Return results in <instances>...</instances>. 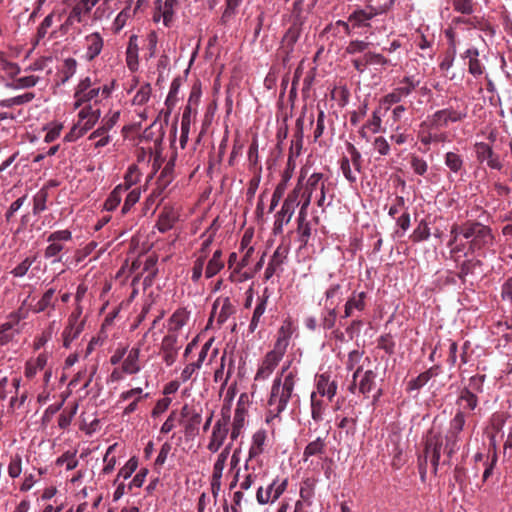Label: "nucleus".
Returning <instances> with one entry per match:
<instances>
[{
  "label": "nucleus",
  "instance_id": "32",
  "mask_svg": "<svg viewBox=\"0 0 512 512\" xmlns=\"http://www.w3.org/2000/svg\"><path fill=\"white\" fill-rule=\"evenodd\" d=\"M293 169H294V166L291 165V158H289L287 167L282 173L281 181L277 184V186L272 194L271 204H270V208H269L270 212H272L277 207V205L279 204V201L283 197V195L286 191L288 182L292 178Z\"/></svg>",
  "mask_w": 512,
  "mask_h": 512
},
{
  "label": "nucleus",
  "instance_id": "46",
  "mask_svg": "<svg viewBox=\"0 0 512 512\" xmlns=\"http://www.w3.org/2000/svg\"><path fill=\"white\" fill-rule=\"evenodd\" d=\"M95 6L90 0H79L69 11L72 18L77 20V24L82 23L85 18L91 13Z\"/></svg>",
  "mask_w": 512,
  "mask_h": 512
},
{
  "label": "nucleus",
  "instance_id": "21",
  "mask_svg": "<svg viewBox=\"0 0 512 512\" xmlns=\"http://www.w3.org/2000/svg\"><path fill=\"white\" fill-rule=\"evenodd\" d=\"M100 117L101 111L99 108H95L91 104H84L78 112L77 123L88 132L96 125Z\"/></svg>",
  "mask_w": 512,
  "mask_h": 512
},
{
  "label": "nucleus",
  "instance_id": "47",
  "mask_svg": "<svg viewBox=\"0 0 512 512\" xmlns=\"http://www.w3.org/2000/svg\"><path fill=\"white\" fill-rule=\"evenodd\" d=\"M244 470L245 474L243 480L240 482V488L242 490L250 489L258 479L265 475L264 467H248V469L244 467Z\"/></svg>",
  "mask_w": 512,
  "mask_h": 512
},
{
  "label": "nucleus",
  "instance_id": "14",
  "mask_svg": "<svg viewBox=\"0 0 512 512\" xmlns=\"http://www.w3.org/2000/svg\"><path fill=\"white\" fill-rule=\"evenodd\" d=\"M288 479H274L266 488L260 486L256 492V500L260 505L274 503L286 491Z\"/></svg>",
  "mask_w": 512,
  "mask_h": 512
},
{
  "label": "nucleus",
  "instance_id": "25",
  "mask_svg": "<svg viewBox=\"0 0 512 512\" xmlns=\"http://www.w3.org/2000/svg\"><path fill=\"white\" fill-rule=\"evenodd\" d=\"M337 383L330 379L326 373L316 376L315 390L312 393H317L321 397H325L327 401H332L337 393Z\"/></svg>",
  "mask_w": 512,
  "mask_h": 512
},
{
  "label": "nucleus",
  "instance_id": "64",
  "mask_svg": "<svg viewBox=\"0 0 512 512\" xmlns=\"http://www.w3.org/2000/svg\"><path fill=\"white\" fill-rule=\"evenodd\" d=\"M125 192L121 186H116L104 202V209L114 211L121 203L122 196Z\"/></svg>",
  "mask_w": 512,
  "mask_h": 512
},
{
  "label": "nucleus",
  "instance_id": "28",
  "mask_svg": "<svg viewBox=\"0 0 512 512\" xmlns=\"http://www.w3.org/2000/svg\"><path fill=\"white\" fill-rule=\"evenodd\" d=\"M327 451V437L318 436L307 443L303 450L302 461L307 462L312 457L322 460Z\"/></svg>",
  "mask_w": 512,
  "mask_h": 512
},
{
  "label": "nucleus",
  "instance_id": "48",
  "mask_svg": "<svg viewBox=\"0 0 512 512\" xmlns=\"http://www.w3.org/2000/svg\"><path fill=\"white\" fill-rule=\"evenodd\" d=\"M318 480L313 477H307L302 480L299 490L300 498L308 505L312 504L315 495V488Z\"/></svg>",
  "mask_w": 512,
  "mask_h": 512
},
{
  "label": "nucleus",
  "instance_id": "3",
  "mask_svg": "<svg viewBox=\"0 0 512 512\" xmlns=\"http://www.w3.org/2000/svg\"><path fill=\"white\" fill-rule=\"evenodd\" d=\"M461 436L447 432L445 435V443L441 434H430L427 437L425 445V456L430 459L433 467V473L436 474L441 458V451L447 456L448 461L460 449Z\"/></svg>",
  "mask_w": 512,
  "mask_h": 512
},
{
  "label": "nucleus",
  "instance_id": "11",
  "mask_svg": "<svg viewBox=\"0 0 512 512\" xmlns=\"http://www.w3.org/2000/svg\"><path fill=\"white\" fill-rule=\"evenodd\" d=\"M349 157H343L340 161V168L344 177L350 182L357 181V175L361 171L362 156L357 148L349 143L347 146Z\"/></svg>",
  "mask_w": 512,
  "mask_h": 512
},
{
  "label": "nucleus",
  "instance_id": "40",
  "mask_svg": "<svg viewBox=\"0 0 512 512\" xmlns=\"http://www.w3.org/2000/svg\"><path fill=\"white\" fill-rule=\"evenodd\" d=\"M269 296L263 294L258 297L257 304L254 308L253 315L249 324V331L254 332L260 324L263 323L262 317L266 311Z\"/></svg>",
  "mask_w": 512,
  "mask_h": 512
},
{
  "label": "nucleus",
  "instance_id": "42",
  "mask_svg": "<svg viewBox=\"0 0 512 512\" xmlns=\"http://www.w3.org/2000/svg\"><path fill=\"white\" fill-rule=\"evenodd\" d=\"M478 57H479V51L477 48H469L463 54V58L468 59V71L474 77H478V76L482 75L483 71H484V67L481 64Z\"/></svg>",
  "mask_w": 512,
  "mask_h": 512
},
{
  "label": "nucleus",
  "instance_id": "4",
  "mask_svg": "<svg viewBox=\"0 0 512 512\" xmlns=\"http://www.w3.org/2000/svg\"><path fill=\"white\" fill-rule=\"evenodd\" d=\"M464 239L468 241V251L465 256L470 254H480L481 251L490 248L494 243L492 229L478 221H466L464 223Z\"/></svg>",
  "mask_w": 512,
  "mask_h": 512
},
{
  "label": "nucleus",
  "instance_id": "45",
  "mask_svg": "<svg viewBox=\"0 0 512 512\" xmlns=\"http://www.w3.org/2000/svg\"><path fill=\"white\" fill-rule=\"evenodd\" d=\"M54 12L49 13L43 21L39 24L36 33V42L37 44L43 41L48 35L49 38H56L58 30H54L49 32L50 28L53 25Z\"/></svg>",
  "mask_w": 512,
  "mask_h": 512
},
{
  "label": "nucleus",
  "instance_id": "55",
  "mask_svg": "<svg viewBox=\"0 0 512 512\" xmlns=\"http://www.w3.org/2000/svg\"><path fill=\"white\" fill-rule=\"evenodd\" d=\"M35 98L33 92H25L21 95L0 100V107L11 108L14 106H21L30 103Z\"/></svg>",
  "mask_w": 512,
  "mask_h": 512
},
{
  "label": "nucleus",
  "instance_id": "36",
  "mask_svg": "<svg viewBox=\"0 0 512 512\" xmlns=\"http://www.w3.org/2000/svg\"><path fill=\"white\" fill-rule=\"evenodd\" d=\"M47 361L48 355L45 352L38 354L35 358H30L25 363L24 376L28 380H32L38 374V372L45 369Z\"/></svg>",
  "mask_w": 512,
  "mask_h": 512
},
{
  "label": "nucleus",
  "instance_id": "41",
  "mask_svg": "<svg viewBox=\"0 0 512 512\" xmlns=\"http://www.w3.org/2000/svg\"><path fill=\"white\" fill-rule=\"evenodd\" d=\"M10 79L11 81L5 83V87L12 90L29 89L35 87L40 81V78L35 75L16 76Z\"/></svg>",
  "mask_w": 512,
  "mask_h": 512
},
{
  "label": "nucleus",
  "instance_id": "18",
  "mask_svg": "<svg viewBox=\"0 0 512 512\" xmlns=\"http://www.w3.org/2000/svg\"><path fill=\"white\" fill-rule=\"evenodd\" d=\"M385 10L382 7H374L372 5H366L365 8H357L349 15V22L353 29L370 27V21L384 13Z\"/></svg>",
  "mask_w": 512,
  "mask_h": 512
},
{
  "label": "nucleus",
  "instance_id": "16",
  "mask_svg": "<svg viewBox=\"0 0 512 512\" xmlns=\"http://www.w3.org/2000/svg\"><path fill=\"white\" fill-rule=\"evenodd\" d=\"M244 398H246V395L241 394L234 411L232 422L230 421V443L237 440L243 434L246 427L247 408Z\"/></svg>",
  "mask_w": 512,
  "mask_h": 512
},
{
  "label": "nucleus",
  "instance_id": "15",
  "mask_svg": "<svg viewBox=\"0 0 512 512\" xmlns=\"http://www.w3.org/2000/svg\"><path fill=\"white\" fill-rule=\"evenodd\" d=\"M468 115L466 106L460 108L447 107L434 112L429 118L440 128L447 127L449 123L463 121Z\"/></svg>",
  "mask_w": 512,
  "mask_h": 512
},
{
  "label": "nucleus",
  "instance_id": "7",
  "mask_svg": "<svg viewBox=\"0 0 512 512\" xmlns=\"http://www.w3.org/2000/svg\"><path fill=\"white\" fill-rule=\"evenodd\" d=\"M303 189L312 195L317 206L322 210L330 205L331 201H326L328 179L322 173L311 174L303 184Z\"/></svg>",
  "mask_w": 512,
  "mask_h": 512
},
{
  "label": "nucleus",
  "instance_id": "22",
  "mask_svg": "<svg viewBox=\"0 0 512 512\" xmlns=\"http://www.w3.org/2000/svg\"><path fill=\"white\" fill-rule=\"evenodd\" d=\"M85 54L84 58L86 61L91 62L97 58L104 47V39L99 32H92L84 37Z\"/></svg>",
  "mask_w": 512,
  "mask_h": 512
},
{
  "label": "nucleus",
  "instance_id": "44",
  "mask_svg": "<svg viewBox=\"0 0 512 512\" xmlns=\"http://www.w3.org/2000/svg\"><path fill=\"white\" fill-rule=\"evenodd\" d=\"M478 402V396L475 393H472L470 389L463 388L459 393L456 404L462 411L466 409L473 411L478 406Z\"/></svg>",
  "mask_w": 512,
  "mask_h": 512
},
{
  "label": "nucleus",
  "instance_id": "49",
  "mask_svg": "<svg viewBox=\"0 0 512 512\" xmlns=\"http://www.w3.org/2000/svg\"><path fill=\"white\" fill-rule=\"evenodd\" d=\"M225 264L222 260V251L220 249L216 250L211 259L208 261L205 268V277L210 279L218 274L223 268Z\"/></svg>",
  "mask_w": 512,
  "mask_h": 512
},
{
  "label": "nucleus",
  "instance_id": "30",
  "mask_svg": "<svg viewBox=\"0 0 512 512\" xmlns=\"http://www.w3.org/2000/svg\"><path fill=\"white\" fill-rule=\"evenodd\" d=\"M475 153L478 161L486 162L491 169L500 170L502 164L499 158L494 154L492 147L484 142L475 144Z\"/></svg>",
  "mask_w": 512,
  "mask_h": 512
},
{
  "label": "nucleus",
  "instance_id": "58",
  "mask_svg": "<svg viewBox=\"0 0 512 512\" xmlns=\"http://www.w3.org/2000/svg\"><path fill=\"white\" fill-rule=\"evenodd\" d=\"M25 304L26 301H24L19 308L7 315L5 323L11 324V328L17 329L16 326L28 317L29 310L25 307Z\"/></svg>",
  "mask_w": 512,
  "mask_h": 512
},
{
  "label": "nucleus",
  "instance_id": "23",
  "mask_svg": "<svg viewBox=\"0 0 512 512\" xmlns=\"http://www.w3.org/2000/svg\"><path fill=\"white\" fill-rule=\"evenodd\" d=\"M366 299V292L353 291L345 302L344 313L341 317L346 319L352 317L355 312H363L366 309Z\"/></svg>",
  "mask_w": 512,
  "mask_h": 512
},
{
  "label": "nucleus",
  "instance_id": "8",
  "mask_svg": "<svg viewBox=\"0 0 512 512\" xmlns=\"http://www.w3.org/2000/svg\"><path fill=\"white\" fill-rule=\"evenodd\" d=\"M100 96V90L96 86V80L86 76L78 82L74 89V109H79L84 104H90V102H97V98Z\"/></svg>",
  "mask_w": 512,
  "mask_h": 512
},
{
  "label": "nucleus",
  "instance_id": "9",
  "mask_svg": "<svg viewBox=\"0 0 512 512\" xmlns=\"http://www.w3.org/2000/svg\"><path fill=\"white\" fill-rule=\"evenodd\" d=\"M439 126L433 123L431 118H427L419 125L417 137L420 143L425 147V150H429L432 144L444 143L448 139V135L445 132H439Z\"/></svg>",
  "mask_w": 512,
  "mask_h": 512
},
{
  "label": "nucleus",
  "instance_id": "56",
  "mask_svg": "<svg viewBox=\"0 0 512 512\" xmlns=\"http://www.w3.org/2000/svg\"><path fill=\"white\" fill-rule=\"evenodd\" d=\"M304 178H305V172L302 169L301 173H300V176H299V179H298V182H297V185L288 194L287 198L283 202L284 204H288L289 206H291L294 209L300 204L299 197H300V195H301V193L303 191V180H304Z\"/></svg>",
  "mask_w": 512,
  "mask_h": 512
},
{
  "label": "nucleus",
  "instance_id": "19",
  "mask_svg": "<svg viewBox=\"0 0 512 512\" xmlns=\"http://www.w3.org/2000/svg\"><path fill=\"white\" fill-rule=\"evenodd\" d=\"M150 394L148 392H144L142 387H134L128 390H125L120 393L118 403L128 401V405L123 409V415L128 416L134 413L139 404L148 399Z\"/></svg>",
  "mask_w": 512,
  "mask_h": 512
},
{
  "label": "nucleus",
  "instance_id": "57",
  "mask_svg": "<svg viewBox=\"0 0 512 512\" xmlns=\"http://www.w3.org/2000/svg\"><path fill=\"white\" fill-rule=\"evenodd\" d=\"M152 95V86L150 83L142 84L132 98V105L144 106L148 103Z\"/></svg>",
  "mask_w": 512,
  "mask_h": 512
},
{
  "label": "nucleus",
  "instance_id": "24",
  "mask_svg": "<svg viewBox=\"0 0 512 512\" xmlns=\"http://www.w3.org/2000/svg\"><path fill=\"white\" fill-rule=\"evenodd\" d=\"M235 313V306L229 297H218L213 304L212 315L218 324L225 323Z\"/></svg>",
  "mask_w": 512,
  "mask_h": 512
},
{
  "label": "nucleus",
  "instance_id": "37",
  "mask_svg": "<svg viewBox=\"0 0 512 512\" xmlns=\"http://www.w3.org/2000/svg\"><path fill=\"white\" fill-rule=\"evenodd\" d=\"M138 53H139L138 37H137V35H131L129 37L125 55H126V65H127L128 69L132 72L137 71L138 67H139Z\"/></svg>",
  "mask_w": 512,
  "mask_h": 512
},
{
  "label": "nucleus",
  "instance_id": "62",
  "mask_svg": "<svg viewBox=\"0 0 512 512\" xmlns=\"http://www.w3.org/2000/svg\"><path fill=\"white\" fill-rule=\"evenodd\" d=\"M191 108L187 106L183 112L181 119V135H180V146L184 148L188 141V135L191 124Z\"/></svg>",
  "mask_w": 512,
  "mask_h": 512
},
{
  "label": "nucleus",
  "instance_id": "53",
  "mask_svg": "<svg viewBox=\"0 0 512 512\" xmlns=\"http://www.w3.org/2000/svg\"><path fill=\"white\" fill-rule=\"evenodd\" d=\"M133 11L131 5L128 4L124 7L115 17L112 23V31L113 33H119L127 24L128 20L133 16Z\"/></svg>",
  "mask_w": 512,
  "mask_h": 512
},
{
  "label": "nucleus",
  "instance_id": "33",
  "mask_svg": "<svg viewBox=\"0 0 512 512\" xmlns=\"http://www.w3.org/2000/svg\"><path fill=\"white\" fill-rule=\"evenodd\" d=\"M85 322H76L75 317H68L67 324L62 331L63 347L69 348L84 329Z\"/></svg>",
  "mask_w": 512,
  "mask_h": 512
},
{
  "label": "nucleus",
  "instance_id": "26",
  "mask_svg": "<svg viewBox=\"0 0 512 512\" xmlns=\"http://www.w3.org/2000/svg\"><path fill=\"white\" fill-rule=\"evenodd\" d=\"M157 11L155 12L153 19L155 22L160 21L162 19L163 24L166 27H170L173 22L174 14L176 7L178 5V0H157Z\"/></svg>",
  "mask_w": 512,
  "mask_h": 512
},
{
  "label": "nucleus",
  "instance_id": "61",
  "mask_svg": "<svg viewBox=\"0 0 512 512\" xmlns=\"http://www.w3.org/2000/svg\"><path fill=\"white\" fill-rule=\"evenodd\" d=\"M465 423L466 415L464 411L458 409L454 417L449 422V429L447 430V432L461 436V432L464 429Z\"/></svg>",
  "mask_w": 512,
  "mask_h": 512
},
{
  "label": "nucleus",
  "instance_id": "5",
  "mask_svg": "<svg viewBox=\"0 0 512 512\" xmlns=\"http://www.w3.org/2000/svg\"><path fill=\"white\" fill-rule=\"evenodd\" d=\"M230 401L224 403L220 417L211 427V433L208 437L207 450L211 453H217L224 445L227 437H230V418H231Z\"/></svg>",
  "mask_w": 512,
  "mask_h": 512
},
{
  "label": "nucleus",
  "instance_id": "51",
  "mask_svg": "<svg viewBox=\"0 0 512 512\" xmlns=\"http://www.w3.org/2000/svg\"><path fill=\"white\" fill-rule=\"evenodd\" d=\"M56 321H51L46 328L42 330L40 334H38L33 341V349L40 350L44 347L53 337L55 331Z\"/></svg>",
  "mask_w": 512,
  "mask_h": 512
},
{
  "label": "nucleus",
  "instance_id": "12",
  "mask_svg": "<svg viewBox=\"0 0 512 512\" xmlns=\"http://www.w3.org/2000/svg\"><path fill=\"white\" fill-rule=\"evenodd\" d=\"M266 440L267 432L264 429H259L252 435L248 456L244 464L246 469L248 467H265L260 455L264 452Z\"/></svg>",
  "mask_w": 512,
  "mask_h": 512
},
{
  "label": "nucleus",
  "instance_id": "43",
  "mask_svg": "<svg viewBox=\"0 0 512 512\" xmlns=\"http://www.w3.org/2000/svg\"><path fill=\"white\" fill-rule=\"evenodd\" d=\"M295 212V209L288 204H282L281 209L275 215L274 232L281 233L284 225L288 224Z\"/></svg>",
  "mask_w": 512,
  "mask_h": 512
},
{
  "label": "nucleus",
  "instance_id": "1",
  "mask_svg": "<svg viewBox=\"0 0 512 512\" xmlns=\"http://www.w3.org/2000/svg\"><path fill=\"white\" fill-rule=\"evenodd\" d=\"M299 368L294 358H288L274 377L266 401V423L280 421V415L290 402L298 399Z\"/></svg>",
  "mask_w": 512,
  "mask_h": 512
},
{
  "label": "nucleus",
  "instance_id": "63",
  "mask_svg": "<svg viewBox=\"0 0 512 512\" xmlns=\"http://www.w3.org/2000/svg\"><path fill=\"white\" fill-rule=\"evenodd\" d=\"M88 139L96 140L94 143L95 148H102L110 143L111 136L109 135V131L99 126L89 135Z\"/></svg>",
  "mask_w": 512,
  "mask_h": 512
},
{
  "label": "nucleus",
  "instance_id": "6",
  "mask_svg": "<svg viewBox=\"0 0 512 512\" xmlns=\"http://www.w3.org/2000/svg\"><path fill=\"white\" fill-rule=\"evenodd\" d=\"M420 80L414 75L405 76L397 83L396 87L386 94L381 103L386 105L388 110L392 105L400 103L404 98L410 96L419 86Z\"/></svg>",
  "mask_w": 512,
  "mask_h": 512
},
{
  "label": "nucleus",
  "instance_id": "31",
  "mask_svg": "<svg viewBox=\"0 0 512 512\" xmlns=\"http://www.w3.org/2000/svg\"><path fill=\"white\" fill-rule=\"evenodd\" d=\"M388 60L379 53L365 52L362 56L356 57L352 60L353 67L359 72L363 73L369 65L385 66Z\"/></svg>",
  "mask_w": 512,
  "mask_h": 512
},
{
  "label": "nucleus",
  "instance_id": "34",
  "mask_svg": "<svg viewBox=\"0 0 512 512\" xmlns=\"http://www.w3.org/2000/svg\"><path fill=\"white\" fill-rule=\"evenodd\" d=\"M178 219L179 212L177 209L173 206H164L158 216L156 227L161 233H165L173 228Z\"/></svg>",
  "mask_w": 512,
  "mask_h": 512
},
{
  "label": "nucleus",
  "instance_id": "50",
  "mask_svg": "<svg viewBox=\"0 0 512 512\" xmlns=\"http://www.w3.org/2000/svg\"><path fill=\"white\" fill-rule=\"evenodd\" d=\"M77 67L78 62L76 59L72 57L65 58L59 69L60 84L68 82L76 74Z\"/></svg>",
  "mask_w": 512,
  "mask_h": 512
},
{
  "label": "nucleus",
  "instance_id": "38",
  "mask_svg": "<svg viewBox=\"0 0 512 512\" xmlns=\"http://www.w3.org/2000/svg\"><path fill=\"white\" fill-rule=\"evenodd\" d=\"M329 402L330 401H327L325 397H321L317 393H311V417L315 422H321L323 420V416L328 407Z\"/></svg>",
  "mask_w": 512,
  "mask_h": 512
},
{
  "label": "nucleus",
  "instance_id": "20",
  "mask_svg": "<svg viewBox=\"0 0 512 512\" xmlns=\"http://www.w3.org/2000/svg\"><path fill=\"white\" fill-rule=\"evenodd\" d=\"M161 355L162 360L166 366H172L178 356V351L180 349V345L178 343V335L177 334H167L163 337L161 342Z\"/></svg>",
  "mask_w": 512,
  "mask_h": 512
},
{
  "label": "nucleus",
  "instance_id": "60",
  "mask_svg": "<svg viewBox=\"0 0 512 512\" xmlns=\"http://www.w3.org/2000/svg\"><path fill=\"white\" fill-rule=\"evenodd\" d=\"M444 162L449 170L455 174H458L463 169V158L456 152H447L444 157Z\"/></svg>",
  "mask_w": 512,
  "mask_h": 512
},
{
  "label": "nucleus",
  "instance_id": "54",
  "mask_svg": "<svg viewBox=\"0 0 512 512\" xmlns=\"http://www.w3.org/2000/svg\"><path fill=\"white\" fill-rule=\"evenodd\" d=\"M141 173L137 165H130L124 175V181L117 186H121L124 192H127L133 185L140 181Z\"/></svg>",
  "mask_w": 512,
  "mask_h": 512
},
{
  "label": "nucleus",
  "instance_id": "27",
  "mask_svg": "<svg viewBox=\"0 0 512 512\" xmlns=\"http://www.w3.org/2000/svg\"><path fill=\"white\" fill-rule=\"evenodd\" d=\"M56 304V289L51 287L42 294L36 304L32 306L31 310L35 314L46 313L48 316H50L55 310Z\"/></svg>",
  "mask_w": 512,
  "mask_h": 512
},
{
  "label": "nucleus",
  "instance_id": "52",
  "mask_svg": "<svg viewBox=\"0 0 512 512\" xmlns=\"http://www.w3.org/2000/svg\"><path fill=\"white\" fill-rule=\"evenodd\" d=\"M336 320H337V308H334L333 306L328 307V306L323 305V309H322L321 315H320V326L324 330H330L335 326Z\"/></svg>",
  "mask_w": 512,
  "mask_h": 512
},
{
  "label": "nucleus",
  "instance_id": "59",
  "mask_svg": "<svg viewBox=\"0 0 512 512\" xmlns=\"http://www.w3.org/2000/svg\"><path fill=\"white\" fill-rule=\"evenodd\" d=\"M0 68L6 73L8 78H15L21 72L20 66L8 59L7 55L0 51Z\"/></svg>",
  "mask_w": 512,
  "mask_h": 512
},
{
  "label": "nucleus",
  "instance_id": "17",
  "mask_svg": "<svg viewBox=\"0 0 512 512\" xmlns=\"http://www.w3.org/2000/svg\"><path fill=\"white\" fill-rule=\"evenodd\" d=\"M376 373L373 370H363V367H357L353 373V383L350 391L354 393V389H358L359 393L367 395L375 387Z\"/></svg>",
  "mask_w": 512,
  "mask_h": 512
},
{
  "label": "nucleus",
  "instance_id": "13",
  "mask_svg": "<svg viewBox=\"0 0 512 512\" xmlns=\"http://www.w3.org/2000/svg\"><path fill=\"white\" fill-rule=\"evenodd\" d=\"M232 449V443H228L217 455L216 460L213 464V470L211 475V492L216 498L221 490L222 476L224 468L227 464Z\"/></svg>",
  "mask_w": 512,
  "mask_h": 512
},
{
  "label": "nucleus",
  "instance_id": "35",
  "mask_svg": "<svg viewBox=\"0 0 512 512\" xmlns=\"http://www.w3.org/2000/svg\"><path fill=\"white\" fill-rule=\"evenodd\" d=\"M191 311L186 307L177 308L168 319V334H176L190 320Z\"/></svg>",
  "mask_w": 512,
  "mask_h": 512
},
{
  "label": "nucleus",
  "instance_id": "29",
  "mask_svg": "<svg viewBox=\"0 0 512 512\" xmlns=\"http://www.w3.org/2000/svg\"><path fill=\"white\" fill-rule=\"evenodd\" d=\"M140 345L132 347L126 352L121 367L125 374L134 375L141 371L142 363L140 361Z\"/></svg>",
  "mask_w": 512,
  "mask_h": 512
},
{
  "label": "nucleus",
  "instance_id": "10",
  "mask_svg": "<svg viewBox=\"0 0 512 512\" xmlns=\"http://www.w3.org/2000/svg\"><path fill=\"white\" fill-rule=\"evenodd\" d=\"M71 240L72 232L68 229L52 232L47 238L49 245L44 250V257L46 259H53V262H60V253L64 249V243Z\"/></svg>",
  "mask_w": 512,
  "mask_h": 512
},
{
  "label": "nucleus",
  "instance_id": "39",
  "mask_svg": "<svg viewBox=\"0 0 512 512\" xmlns=\"http://www.w3.org/2000/svg\"><path fill=\"white\" fill-rule=\"evenodd\" d=\"M343 294V286L340 283L331 284L324 292L323 305L337 308L342 300Z\"/></svg>",
  "mask_w": 512,
  "mask_h": 512
},
{
  "label": "nucleus",
  "instance_id": "2",
  "mask_svg": "<svg viewBox=\"0 0 512 512\" xmlns=\"http://www.w3.org/2000/svg\"><path fill=\"white\" fill-rule=\"evenodd\" d=\"M293 332L292 322L284 321L277 331L273 349L268 351L258 364L254 382H264L271 377L287 351Z\"/></svg>",
  "mask_w": 512,
  "mask_h": 512
}]
</instances>
